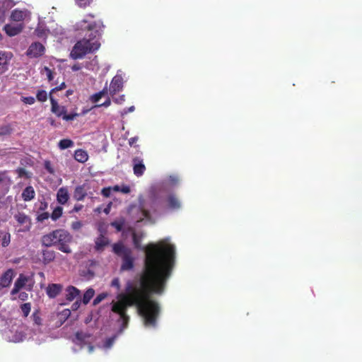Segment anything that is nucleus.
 <instances>
[{
	"instance_id": "nucleus-43",
	"label": "nucleus",
	"mask_w": 362,
	"mask_h": 362,
	"mask_svg": "<svg viewBox=\"0 0 362 362\" xmlns=\"http://www.w3.org/2000/svg\"><path fill=\"white\" fill-rule=\"evenodd\" d=\"M66 88V84L64 82L62 83L59 86H56L55 88H52L49 93V95H52L53 93H55L57 91L63 90Z\"/></svg>"
},
{
	"instance_id": "nucleus-6",
	"label": "nucleus",
	"mask_w": 362,
	"mask_h": 362,
	"mask_svg": "<svg viewBox=\"0 0 362 362\" xmlns=\"http://www.w3.org/2000/svg\"><path fill=\"white\" fill-rule=\"evenodd\" d=\"M45 50V47L40 42H36L29 46L26 54L30 58H37L43 55Z\"/></svg>"
},
{
	"instance_id": "nucleus-1",
	"label": "nucleus",
	"mask_w": 362,
	"mask_h": 362,
	"mask_svg": "<svg viewBox=\"0 0 362 362\" xmlns=\"http://www.w3.org/2000/svg\"><path fill=\"white\" fill-rule=\"evenodd\" d=\"M135 248L146 252L144 267L134 279L128 280L124 292L117 296V301L111 303V310L119 315L121 322L119 332L127 328L129 316L128 308L136 306L139 315L144 319L146 327H156L160 313L158 303L151 299L152 294H162L166 284L172 274L175 264V248L172 244L160 241L157 244L151 243L142 247L141 237L132 233Z\"/></svg>"
},
{
	"instance_id": "nucleus-22",
	"label": "nucleus",
	"mask_w": 362,
	"mask_h": 362,
	"mask_svg": "<svg viewBox=\"0 0 362 362\" xmlns=\"http://www.w3.org/2000/svg\"><path fill=\"white\" fill-rule=\"evenodd\" d=\"M65 292H66V299L69 301H72L80 294V291L77 288H76L73 286H68L66 288Z\"/></svg>"
},
{
	"instance_id": "nucleus-34",
	"label": "nucleus",
	"mask_w": 362,
	"mask_h": 362,
	"mask_svg": "<svg viewBox=\"0 0 362 362\" xmlns=\"http://www.w3.org/2000/svg\"><path fill=\"white\" fill-rule=\"evenodd\" d=\"M21 309L23 313V315L25 317H27L31 310V304L30 303H25L21 305Z\"/></svg>"
},
{
	"instance_id": "nucleus-64",
	"label": "nucleus",
	"mask_w": 362,
	"mask_h": 362,
	"mask_svg": "<svg viewBox=\"0 0 362 362\" xmlns=\"http://www.w3.org/2000/svg\"><path fill=\"white\" fill-rule=\"evenodd\" d=\"M88 348H89V351L90 352H92L93 349H94V347L93 346H91V345H90Z\"/></svg>"
},
{
	"instance_id": "nucleus-23",
	"label": "nucleus",
	"mask_w": 362,
	"mask_h": 362,
	"mask_svg": "<svg viewBox=\"0 0 362 362\" xmlns=\"http://www.w3.org/2000/svg\"><path fill=\"white\" fill-rule=\"evenodd\" d=\"M74 158L76 161L83 163L88 159V153L83 149H77L74 152Z\"/></svg>"
},
{
	"instance_id": "nucleus-17",
	"label": "nucleus",
	"mask_w": 362,
	"mask_h": 362,
	"mask_svg": "<svg viewBox=\"0 0 362 362\" xmlns=\"http://www.w3.org/2000/svg\"><path fill=\"white\" fill-rule=\"evenodd\" d=\"M86 196L87 190L85 184L76 187L73 194L74 199L83 201Z\"/></svg>"
},
{
	"instance_id": "nucleus-49",
	"label": "nucleus",
	"mask_w": 362,
	"mask_h": 362,
	"mask_svg": "<svg viewBox=\"0 0 362 362\" xmlns=\"http://www.w3.org/2000/svg\"><path fill=\"white\" fill-rule=\"evenodd\" d=\"M130 191V187L127 185H122L120 187V192L123 194H129Z\"/></svg>"
},
{
	"instance_id": "nucleus-45",
	"label": "nucleus",
	"mask_w": 362,
	"mask_h": 362,
	"mask_svg": "<svg viewBox=\"0 0 362 362\" xmlns=\"http://www.w3.org/2000/svg\"><path fill=\"white\" fill-rule=\"evenodd\" d=\"M112 188L111 187H104L101 190V194L105 197H109L111 194Z\"/></svg>"
},
{
	"instance_id": "nucleus-33",
	"label": "nucleus",
	"mask_w": 362,
	"mask_h": 362,
	"mask_svg": "<svg viewBox=\"0 0 362 362\" xmlns=\"http://www.w3.org/2000/svg\"><path fill=\"white\" fill-rule=\"evenodd\" d=\"M32 319L35 325L38 326L42 325V318L40 317V312L39 310H36L33 312L32 314Z\"/></svg>"
},
{
	"instance_id": "nucleus-29",
	"label": "nucleus",
	"mask_w": 362,
	"mask_h": 362,
	"mask_svg": "<svg viewBox=\"0 0 362 362\" xmlns=\"http://www.w3.org/2000/svg\"><path fill=\"white\" fill-rule=\"evenodd\" d=\"M15 172L19 177L30 179L32 177V173L26 170L24 168H18Z\"/></svg>"
},
{
	"instance_id": "nucleus-60",
	"label": "nucleus",
	"mask_w": 362,
	"mask_h": 362,
	"mask_svg": "<svg viewBox=\"0 0 362 362\" xmlns=\"http://www.w3.org/2000/svg\"><path fill=\"white\" fill-rule=\"evenodd\" d=\"M112 189H113L115 192H120V186L115 185L112 188Z\"/></svg>"
},
{
	"instance_id": "nucleus-16",
	"label": "nucleus",
	"mask_w": 362,
	"mask_h": 362,
	"mask_svg": "<svg viewBox=\"0 0 362 362\" xmlns=\"http://www.w3.org/2000/svg\"><path fill=\"white\" fill-rule=\"evenodd\" d=\"M41 261L45 264H49V263L52 262L56 257V252L54 250H42L41 252Z\"/></svg>"
},
{
	"instance_id": "nucleus-38",
	"label": "nucleus",
	"mask_w": 362,
	"mask_h": 362,
	"mask_svg": "<svg viewBox=\"0 0 362 362\" xmlns=\"http://www.w3.org/2000/svg\"><path fill=\"white\" fill-rule=\"evenodd\" d=\"M44 166L45 170L50 174L54 175V169L52 167L51 162L49 160L45 161Z\"/></svg>"
},
{
	"instance_id": "nucleus-56",
	"label": "nucleus",
	"mask_w": 362,
	"mask_h": 362,
	"mask_svg": "<svg viewBox=\"0 0 362 362\" xmlns=\"http://www.w3.org/2000/svg\"><path fill=\"white\" fill-rule=\"evenodd\" d=\"M81 69V66L79 64H75L71 66V70L74 71H78Z\"/></svg>"
},
{
	"instance_id": "nucleus-3",
	"label": "nucleus",
	"mask_w": 362,
	"mask_h": 362,
	"mask_svg": "<svg viewBox=\"0 0 362 362\" xmlns=\"http://www.w3.org/2000/svg\"><path fill=\"white\" fill-rule=\"evenodd\" d=\"M72 235L64 229H57L42 235L41 243L45 247L56 246L62 252L71 253L69 243L72 241Z\"/></svg>"
},
{
	"instance_id": "nucleus-4",
	"label": "nucleus",
	"mask_w": 362,
	"mask_h": 362,
	"mask_svg": "<svg viewBox=\"0 0 362 362\" xmlns=\"http://www.w3.org/2000/svg\"><path fill=\"white\" fill-rule=\"evenodd\" d=\"M112 252L117 256L122 257V271L132 270L134 267V258L132 256V251L126 247L123 243L118 242L112 245Z\"/></svg>"
},
{
	"instance_id": "nucleus-5",
	"label": "nucleus",
	"mask_w": 362,
	"mask_h": 362,
	"mask_svg": "<svg viewBox=\"0 0 362 362\" xmlns=\"http://www.w3.org/2000/svg\"><path fill=\"white\" fill-rule=\"evenodd\" d=\"M147 206L153 213H156L163 209L161 199L158 197L155 190H151L150 192Z\"/></svg>"
},
{
	"instance_id": "nucleus-9",
	"label": "nucleus",
	"mask_w": 362,
	"mask_h": 362,
	"mask_svg": "<svg viewBox=\"0 0 362 362\" xmlns=\"http://www.w3.org/2000/svg\"><path fill=\"white\" fill-rule=\"evenodd\" d=\"M11 52H0V74H3L8 69L9 61L12 57Z\"/></svg>"
},
{
	"instance_id": "nucleus-14",
	"label": "nucleus",
	"mask_w": 362,
	"mask_h": 362,
	"mask_svg": "<svg viewBox=\"0 0 362 362\" xmlns=\"http://www.w3.org/2000/svg\"><path fill=\"white\" fill-rule=\"evenodd\" d=\"M14 276V270L12 269H8L0 277V283L5 288L8 287L11 285Z\"/></svg>"
},
{
	"instance_id": "nucleus-13",
	"label": "nucleus",
	"mask_w": 362,
	"mask_h": 362,
	"mask_svg": "<svg viewBox=\"0 0 362 362\" xmlns=\"http://www.w3.org/2000/svg\"><path fill=\"white\" fill-rule=\"evenodd\" d=\"M110 244L109 239L103 234H100L95 240V250L97 252H101L104 250L105 247Z\"/></svg>"
},
{
	"instance_id": "nucleus-39",
	"label": "nucleus",
	"mask_w": 362,
	"mask_h": 362,
	"mask_svg": "<svg viewBox=\"0 0 362 362\" xmlns=\"http://www.w3.org/2000/svg\"><path fill=\"white\" fill-rule=\"evenodd\" d=\"M123 225V221H115L111 223V226L115 228L117 231H121L122 230Z\"/></svg>"
},
{
	"instance_id": "nucleus-51",
	"label": "nucleus",
	"mask_w": 362,
	"mask_h": 362,
	"mask_svg": "<svg viewBox=\"0 0 362 362\" xmlns=\"http://www.w3.org/2000/svg\"><path fill=\"white\" fill-rule=\"evenodd\" d=\"M18 298L20 300H23V301H25L28 299V294L25 292H21L19 293V296H18Z\"/></svg>"
},
{
	"instance_id": "nucleus-55",
	"label": "nucleus",
	"mask_w": 362,
	"mask_h": 362,
	"mask_svg": "<svg viewBox=\"0 0 362 362\" xmlns=\"http://www.w3.org/2000/svg\"><path fill=\"white\" fill-rule=\"evenodd\" d=\"M83 206L82 204H76L74 206V207L73 209V211L78 212V211H81L83 209Z\"/></svg>"
},
{
	"instance_id": "nucleus-18",
	"label": "nucleus",
	"mask_w": 362,
	"mask_h": 362,
	"mask_svg": "<svg viewBox=\"0 0 362 362\" xmlns=\"http://www.w3.org/2000/svg\"><path fill=\"white\" fill-rule=\"evenodd\" d=\"M69 199V191L66 187L59 189L57 194V200L61 204H65Z\"/></svg>"
},
{
	"instance_id": "nucleus-2",
	"label": "nucleus",
	"mask_w": 362,
	"mask_h": 362,
	"mask_svg": "<svg viewBox=\"0 0 362 362\" xmlns=\"http://www.w3.org/2000/svg\"><path fill=\"white\" fill-rule=\"evenodd\" d=\"M86 28L90 33L88 38L83 37L74 45L70 53L71 57L74 59H82L86 54L98 49L100 46V43L95 40L100 35V25L96 22H93L89 23Z\"/></svg>"
},
{
	"instance_id": "nucleus-35",
	"label": "nucleus",
	"mask_w": 362,
	"mask_h": 362,
	"mask_svg": "<svg viewBox=\"0 0 362 362\" xmlns=\"http://www.w3.org/2000/svg\"><path fill=\"white\" fill-rule=\"evenodd\" d=\"M47 93L44 90H38L36 94V98L40 102H45L47 100Z\"/></svg>"
},
{
	"instance_id": "nucleus-61",
	"label": "nucleus",
	"mask_w": 362,
	"mask_h": 362,
	"mask_svg": "<svg viewBox=\"0 0 362 362\" xmlns=\"http://www.w3.org/2000/svg\"><path fill=\"white\" fill-rule=\"evenodd\" d=\"M86 272L88 274L89 277H93L94 276V272L90 271V269H88Z\"/></svg>"
},
{
	"instance_id": "nucleus-48",
	"label": "nucleus",
	"mask_w": 362,
	"mask_h": 362,
	"mask_svg": "<svg viewBox=\"0 0 362 362\" xmlns=\"http://www.w3.org/2000/svg\"><path fill=\"white\" fill-rule=\"evenodd\" d=\"M105 297V294H100L98 295L93 300V304L96 305L99 303Z\"/></svg>"
},
{
	"instance_id": "nucleus-12",
	"label": "nucleus",
	"mask_w": 362,
	"mask_h": 362,
	"mask_svg": "<svg viewBox=\"0 0 362 362\" xmlns=\"http://www.w3.org/2000/svg\"><path fill=\"white\" fill-rule=\"evenodd\" d=\"M28 16L29 12L27 10H20L16 8L12 11L10 18L13 21L21 22L23 21Z\"/></svg>"
},
{
	"instance_id": "nucleus-15",
	"label": "nucleus",
	"mask_w": 362,
	"mask_h": 362,
	"mask_svg": "<svg viewBox=\"0 0 362 362\" xmlns=\"http://www.w3.org/2000/svg\"><path fill=\"white\" fill-rule=\"evenodd\" d=\"M49 100L51 103V110L57 117H62L64 113L66 112V109L64 106H59L57 101L53 98L52 95H49Z\"/></svg>"
},
{
	"instance_id": "nucleus-50",
	"label": "nucleus",
	"mask_w": 362,
	"mask_h": 362,
	"mask_svg": "<svg viewBox=\"0 0 362 362\" xmlns=\"http://www.w3.org/2000/svg\"><path fill=\"white\" fill-rule=\"evenodd\" d=\"M125 100V97L124 95H120L118 98H113V101L117 104H121Z\"/></svg>"
},
{
	"instance_id": "nucleus-46",
	"label": "nucleus",
	"mask_w": 362,
	"mask_h": 362,
	"mask_svg": "<svg viewBox=\"0 0 362 362\" xmlns=\"http://www.w3.org/2000/svg\"><path fill=\"white\" fill-rule=\"evenodd\" d=\"M115 339V337H110V338L107 339L105 342V344H104L105 347L110 348L113 344Z\"/></svg>"
},
{
	"instance_id": "nucleus-11",
	"label": "nucleus",
	"mask_w": 362,
	"mask_h": 362,
	"mask_svg": "<svg viewBox=\"0 0 362 362\" xmlns=\"http://www.w3.org/2000/svg\"><path fill=\"white\" fill-rule=\"evenodd\" d=\"M23 28V23L17 25L8 23L4 25V30L8 36L13 37L21 33Z\"/></svg>"
},
{
	"instance_id": "nucleus-54",
	"label": "nucleus",
	"mask_w": 362,
	"mask_h": 362,
	"mask_svg": "<svg viewBox=\"0 0 362 362\" xmlns=\"http://www.w3.org/2000/svg\"><path fill=\"white\" fill-rule=\"evenodd\" d=\"M138 141V137L134 136L129 139V144L130 146H133Z\"/></svg>"
},
{
	"instance_id": "nucleus-32",
	"label": "nucleus",
	"mask_w": 362,
	"mask_h": 362,
	"mask_svg": "<svg viewBox=\"0 0 362 362\" xmlns=\"http://www.w3.org/2000/svg\"><path fill=\"white\" fill-rule=\"evenodd\" d=\"M62 212H63L62 207L57 206L53 210L50 217L53 221H57L58 218H59L62 216Z\"/></svg>"
},
{
	"instance_id": "nucleus-25",
	"label": "nucleus",
	"mask_w": 362,
	"mask_h": 362,
	"mask_svg": "<svg viewBox=\"0 0 362 362\" xmlns=\"http://www.w3.org/2000/svg\"><path fill=\"white\" fill-rule=\"evenodd\" d=\"M28 281V277L24 275L23 274H21L18 276V278L16 279V281L14 283V286L19 289H21L23 288L26 283Z\"/></svg>"
},
{
	"instance_id": "nucleus-7",
	"label": "nucleus",
	"mask_w": 362,
	"mask_h": 362,
	"mask_svg": "<svg viewBox=\"0 0 362 362\" xmlns=\"http://www.w3.org/2000/svg\"><path fill=\"white\" fill-rule=\"evenodd\" d=\"M133 172L136 177L142 176L146 171V166L144 160L139 156L132 158Z\"/></svg>"
},
{
	"instance_id": "nucleus-20",
	"label": "nucleus",
	"mask_w": 362,
	"mask_h": 362,
	"mask_svg": "<svg viewBox=\"0 0 362 362\" xmlns=\"http://www.w3.org/2000/svg\"><path fill=\"white\" fill-rule=\"evenodd\" d=\"M166 202L168 203V207L170 209H178L181 206L180 200L175 194H169Z\"/></svg>"
},
{
	"instance_id": "nucleus-31",
	"label": "nucleus",
	"mask_w": 362,
	"mask_h": 362,
	"mask_svg": "<svg viewBox=\"0 0 362 362\" xmlns=\"http://www.w3.org/2000/svg\"><path fill=\"white\" fill-rule=\"evenodd\" d=\"M107 93V88H104L101 91L98 92V93H96L95 94H93L91 97H90V100L93 103H98L100 99L105 95V94H106Z\"/></svg>"
},
{
	"instance_id": "nucleus-57",
	"label": "nucleus",
	"mask_w": 362,
	"mask_h": 362,
	"mask_svg": "<svg viewBox=\"0 0 362 362\" xmlns=\"http://www.w3.org/2000/svg\"><path fill=\"white\" fill-rule=\"evenodd\" d=\"M20 290H21V289H19L18 288H17V287H16V286H13V289H12V290H11V294L12 296L16 295V294H17V293L19 292V291H20Z\"/></svg>"
},
{
	"instance_id": "nucleus-8",
	"label": "nucleus",
	"mask_w": 362,
	"mask_h": 362,
	"mask_svg": "<svg viewBox=\"0 0 362 362\" xmlns=\"http://www.w3.org/2000/svg\"><path fill=\"white\" fill-rule=\"evenodd\" d=\"M123 88V78L120 75H116L112 79L110 86V94L113 96Z\"/></svg>"
},
{
	"instance_id": "nucleus-53",
	"label": "nucleus",
	"mask_w": 362,
	"mask_h": 362,
	"mask_svg": "<svg viewBox=\"0 0 362 362\" xmlns=\"http://www.w3.org/2000/svg\"><path fill=\"white\" fill-rule=\"evenodd\" d=\"M6 178V172H0V184L4 182Z\"/></svg>"
},
{
	"instance_id": "nucleus-59",
	"label": "nucleus",
	"mask_w": 362,
	"mask_h": 362,
	"mask_svg": "<svg viewBox=\"0 0 362 362\" xmlns=\"http://www.w3.org/2000/svg\"><path fill=\"white\" fill-rule=\"evenodd\" d=\"M47 207V202H42L40 206V210H45Z\"/></svg>"
},
{
	"instance_id": "nucleus-26",
	"label": "nucleus",
	"mask_w": 362,
	"mask_h": 362,
	"mask_svg": "<svg viewBox=\"0 0 362 362\" xmlns=\"http://www.w3.org/2000/svg\"><path fill=\"white\" fill-rule=\"evenodd\" d=\"M0 238H1V245L4 247H7L11 242V234L8 232H0Z\"/></svg>"
},
{
	"instance_id": "nucleus-27",
	"label": "nucleus",
	"mask_w": 362,
	"mask_h": 362,
	"mask_svg": "<svg viewBox=\"0 0 362 362\" xmlns=\"http://www.w3.org/2000/svg\"><path fill=\"white\" fill-rule=\"evenodd\" d=\"M74 141L69 139H64L59 141L58 146L60 149L64 150L71 148L74 146Z\"/></svg>"
},
{
	"instance_id": "nucleus-24",
	"label": "nucleus",
	"mask_w": 362,
	"mask_h": 362,
	"mask_svg": "<svg viewBox=\"0 0 362 362\" xmlns=\"http://www.w3.org/2000/svg\"><path fill=\"white\" fill-rule=\"evenodd\" d=\"M90 337V334L85 333L82 331L77 332L75 334L74 342L78 344L82 345L83 344H84L86 342V339H89Z\"/></svg>"
},
{
	"instance_id": "nucleus-36",
	"label": "nucleus",
	"mask_w": 362,
	"mask_h": 362,
	"mask_svg": "<svg viewBox=\"0 0 362 362\" xmlns=\"http://www.w3.org/2000/svg\"><path fill=\"white\" fill-rule=\"evenodd\" d=\"M139 204H140L141 213H142V215L144 216V217L146 218H151L150 211L145 208V205L142 203V202L141 201L140 199H139Z\"/></svg>"
},
{
	"instance_id": "nucleus-47",
	"label": "nucleus",
	"mask_w": 362,
	"mask_h": 362,
	"mask_svg": "<svg viewBox=\"0 0 362 362\" xmlns=\"http://www.w3.org/2000/svg\"><path fill=\"white\" fill-rule=\"evenodd\" d=\"M82 227V223L81 221H75L71 223V228L73 230H79Z\"/></svg>"
},
{
	"instance_id": "nucleus-10",
	"label": "nucleus",
	"mask_w": 362,
	"mask_h": 362,
	"mask_svg": "<svg viewBox=\"0 0 362 362\" xmlns=\"http://www.w3.org/2000/svg\"><path fill=\"white\" fill-rule=\"evenodd\" d=\"M14 218L21 225L25 226L24 231L29 230L31 228V219L30 218L23 212H18L14 215Z\"/></svg>"
},
{
	"instance_id": "nucleus-37",
	"label": "nucleus",
	"mask_w": 362,
	"mask_h": 362,
	"mask_svg": "<svg viewBox=\"0 0 362 362\" xmlns=\"http://www.w3.org/2000/svg\"><path fill=\"white\" fill-rule=\"evenodd\" d=\"M78 116V114H77V113L66 114V113H64L62 117L63 119H64L66 121H71V120H73L75 118H76Z\"/></svg>"
},
{
	"instance_id": "nucleus-44",
	"label": "nucleus",
	"mask_w": 362,
	"mask_h": 362,
	"mask_svg": "<svg viewBox=\"0 0 362 362\" xmlns=\"http://www.w3.org/2000/svg\"><path fill=\"white\" fill-rule=\"evenodd\" d=\"M45 71L46 72L48 81H52L54 79V76H53L52 71L49 68H48L47 66L45 67Z\"/></svg>"
},
{
	"instance_id": "nucleus-40",
	"label": "nucleus",
	"mask_w": 362,
	"mask_h": 362,
	"mask_svg": "<svg viewBox=\"0 0 362 362\" xmlns=\"http://www.w3.org/2000/svg\"><path fill=\"white\" fill-rule=\"evenodd\" d=\"M21 100L28 105H33L35 102V99L33 96H28V97H22Z\"/></svg>"
},
{
	"instance_id": "nucleus-52",
	"label": "nucleus",
	"mask_w": 362,
	"mask_h": 362,
	"mask_svg": "<svg viewBox=\"0 0 362 362\" xmlns=\"http://www.w3.org/2000/svg\"><path fill=\"white\" fill-rule=\"evenodd\" d=\"M111 104V100L110 98H107L103 103L100 105H95V107H108Z\"/></svg>"
},
{
	"instance_id": "nucleus-42",
	"label": "nucleus",
	"mask_w": 362,
	"mask_h": 362,
	"mask_svg": "<svg viewBox=\"0 0 362 362\" xmlns=\"http://www.w3.org/2000/svg\"><path fill=\"white\" fill-rule=\"evenodd\" d=\"M49 217V214L48 212H43L37 216V220L40 222H42L45 220L47 219Z\"/></svg>"
},
{
	"instance_id": "nucleus-21",
	"label": "nucleus",
	"mask_w": 362,
	"mask_h": 362,
	"mask_svg": "<svg viewBox=\"0 0 362 362\" xmlns=\"http://www.w3.org/2000/svg\"><path fill=\"white\" fill-rule=\"evenodd\" d=\"M62 291V286L57 284H49L47 288V294L49 298H54L59 295Z\"/></svg>"
},
{
	"instance_id": "nucleus-30",
	"label": "nucleus",
	"mask_w": 362,
	"mask_h": 362,
	"mask_svg": "<svg viewBox=\"0 0 362 362\" xmlns=\"http://www.w3.org/2000/svg\"><path fill=\"white\" fill-rule=\"evenodd\" d=\"M95 291L93 288H88L83 294V303L88 304L91 298L94 296Z\"/></svg>"
},
{
	"instance_id": "nucleus-41",
	"label": "nucleus",
	"mask_w": 362,
	"mask_h": 362,
	"mask_svg": "<svg viewBox=\"0 0 362 362\" xmlns=\"http://www.w3.org/2000/svg\"><path fill=\"white\" fill-rule=\"evenodd\" d=\"M111 286L117 288V291L120 290V281L118 277L114 278L111 281Z\"/></svg>"
},
{
	"instance_id": "nucleus-28",
	"label": "nucleus",
	"mask_w": 362,
	"mask_h": 362,
	"mask_svg": "<svg viewBox=\"0 0 362 362\" xmlns=\"http://www.w3.org/2000/svg\"><path fill=\"white\" fill-rule=\"evenodd\" d=\"M13 132L11 124H0V136L10 135Z\"/></svg>"
},
{
	"instance_id": "nucleus-62",
	"label": "nucleus",
	"mask_w": 362,
	"mask_h": 362,
	"mask_svg": "<svg viewBox=\"0 0 362 362\" xmlns=\"http://www.w3.org/2000/svg\"><path fill=\"white\" fill-rule=\"evenodd\" d=\"M134 110V106H131L130 107L128 108L127 111H125V113H127L129 112H133Z\"/></svg>"
},
{
	"instance_id": "nucleus-19",
	"label": "nucleus",
	"mask_w": 362,
	"mask_h": 362,
	"mask_svg": "<svg viewBox=\"0 0 362 362\" xmlns=\"http://www.w3.org/2000/svg\"><path fill=\"white\" fill-rule=\"evenodd\" d=\"M35 197V191L31 186H27L22 192L21 197L24 202H30Z\"/></svg>"
},
{
	"instance_id": "nucleus-58",
	"label": "nucleus",
	"mask_w": 362,
	"mask_h": 362,
	"mask_svg": "<svg viewBox=\"0 0 362 362\" xmlns=\"http://www.w3.org/2000/svg\"><path fill=\"white\" fill-rule=\"evenodd\" d=\"M37 35L39 37H42L44 35V31L42 30L37 29L36 30Z\"/></svg>"
},
{
	"instance_id": "nucleus-63",
	"label": "nucleus",
	"mask_w": 362,
	"mask_h": 362,
	"mask_svg": "<svg viewBox=\"0 0 362 362\" xmlns=\"http://www.w3.org/2000/svg\"><path fill=\"white\" fill-rule=\"evenodd\" d=\"M72 93H73V91H72V90H68L66 91V95H71V94H72Z\"/></svg>"
}]
</instances>
